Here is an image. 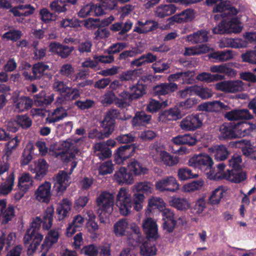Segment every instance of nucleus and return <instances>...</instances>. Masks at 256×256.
Instances as JSON below:
<instances>
[{"instance_id":"f257e3e1","label":"nucleus","mask_w":256,"mask_h":256,"mask_svg":"<svg viewBox=\"0 0 256 256\" xmlns=\"http://www.w3.org/2000/svg\"><path fill=\"white\" fill-rule=\"evenodd\" d=\"M54 214V208L50 206L46 210L43 215L42 220L38 217L34 219L30 228L27 230L24 237V244H30L28 248V254H32L44 238V236L38 232L42 222L43 223L44 229L49 230L52 224Z\"/></svg>"},{"instance_id":"f03ea898","label":"nucleus","mask_w":256,"mask_h":256,"mask_svg":"<svg viewBox=\"0 0 256 256\" xmlns=\"http://www.w3.org/2000/svg\"><path fill=\"white\" fill-rule=\"evenodd\" d=\"M85 144V138H70L62 141L60 145L54 144L50 148V152L53 156L64 161L67 158H74L78 154Z\"/></svg>"},{"instance_id":"7ed1b4c3","label":"nucleus","mask_w":256,"mask_h":256,"mask_svg":"<svg viewBox=\"0 0 256 256\" xmlns=\"http://www.w3.org/2000/svg\"><path fill=\"white\" fill-rule=\"evenodd\" d=\"M129 228H130L132 234L128 236L127 244L134 248L139 244L141 240L138 226L134 222L129 223L126 218L118 220L113 226L114 232L116 236L126 235Z\"/></svg>"},{"instance_id":"20e7f679","label":"nucleus","mask_w":256,"mask_h":256,"mask_svg":"<svg viewBox=\"0 0 256 256\" xmlns=\"http://www.w3.org/2000/svg\"><path fill=\"white\" fill-rule=\"evenodd\" d=\"M213 10L214 12L220 13L214 16L215 20H218L220 16L223 18L228 17L226 18L228 33L238 34L242 32L243 26L238 20L235 18H229L231 14L236 15L238 14L237 10L231 7L229 2H220L214 8Z\"/></svg>"},{"instance_id":"39448f33","label":"nucleus","mask_w":256,"mask_h":256,"mask_svg":"<svg viewBox=\"0 0 256 256\" xmlns=\"http://www.w3.org/2000/svg\"><path fill=\"white\" fill-rule=\"evenodd\" d=\"M150 154L154 163L157 164H162L167 166H174L180 162L179 157L166 151L164 145L160 142H156L150 146Z\"/></svg>"},{"instance_id":"423d86ee","label":"nucleus","mask_w":256,"mask_h":256,"mask_svg":"<svg viewBox=\"0 0 256 256\" xmlns=\"http://www.w3.org/2000/svg\"><path fill=\"white\" fill-rule=\"evenodd\" d=\"M96 202L98 207L100 222H106L114 210V196L112 193L104 191L98 196Z\"/></svg>"},{"instance_id":"0eeeda50","label":"nucleus","mask_w":256,"mask_h":256,"mask_svg":"<svg viewBox=\"0 0 256 256\" xmlns=\"http://www.w3.org/2000/svg\"><path fill=\"white\" fill-rule=\"evenodd\" d=\"M188 164L194 168H198L206 174L207 172L212 169L214 162L208 154L202 153L190 157Z\"/></svg>"},{"instance_id":"6e6552de","label":"nucleus","mask_w":256,"mask_h":256,"mask_svg":"<svg viewBox=\"0 0 256 256\" xmlns=\"http://www.w3.org/2000/svg\"><path fill=\"white\" fill-rule=\"evenodd\" d=\"M116 204L124 216L130 214L132 208V196L128 189L121 188L116 196Z\"/></svg>"},{"instance_id":"1a4fd4ad","label":"nucleus","mask_w":256,"mask_h":256,"mask_svg":"<svg viewBox=\"0 0 256 256\" xmlns=\"http://www.w3.org/2000/svg\"><path fill=\"white\" fill-rule=\"evenodd\" d=\"M156 189L160 192H174L180 189V184L172 176H165L155 183Z\"/></svg>"},{"instance_id":"9d476101","label":"nucleus","mask_w":256,"mask_h":256,"mask_svg":"<svg viewBox=\"0 0 256 256\" xmlns=\"http://www.w3.org/2000/svg\"><path fill=\"white\" fill-rule=\"evenodd\" d=\"M215 88L218 90L225 92L235 93L244 90V84L240 80H224L215 84Z\"/></svg>"},{"instance_id":"9b49d317","label":"nucleus","mask_w":256,"mask_h":256,"mask_svg":"<svg viewBox=\"0 0 256 256\" xmlns=\"http://www.w3.org/2000/svg\"><path fill=\"white\" fill-rule=\"evenodd\" d=\"M52 195V184L48 181L41 184L34 194V199L36 200L46 203L50 202Z\"/></svg>"},{"instance_id":"f8f14e48","label":"nucleus","mask_w":256,"mask_h":256,"mask_svg":"<svg viewBox=\"0 0 256 256\" xmlns=\"http://www.w3.org/2000/svg\"><path fill=\"white\" fill-rule=\"evenodd\" d=\"M202 124V120L198 114H192L187 116L180 122V126L185 131L192 132L200 128Z\"/></svg>"},{"instance_id":"ddd939ff","label":"nucleus","mask_w":256,"mask_h":256,"mask_svg":"<svg viewBox=\"0 0 256 256\" xmlns=\"http://www.w3.org/2000/svg\"><path fill=\"white\" fill-rule=\"evenodd\" d=\"M70 175L64 170H60L54 177V187L58 192H64L71 183Z\"/></svg>"},{"instance_id":"4468645a","label":"nucleus","mask_w":256,"mask_h":256,"mask_svg":"<svg viewBox=\"0 0 256 256\" xmlns=\"http://www.w3.org/2000/svg\"><path fill=\"white\" fill-rule=\"evenodd\" d=\"M136 148L135 144L126 145L120 147L114 154L116 162L119 164H123L126 160L134 155Z\"/></svg>"},{"instance_id":"2eb2a0df","label":"nucleus","mask_w":256,"mask_h":256,"mask_svg":"<svg viewBox=\"0 0 256 256\" xmlns=\"http://www.w3.org/2000/svg\"><path fill=\"white\" fill-rule=\"evenodd\" d=\"M48 164L42 158L34 161L29 166V170L32 173L36 174L35 178L37 180H41L46 174Z\"/></svg>"},{"instance_id":"dca6fc26","label":"nucleus","mask_w":256,"mask_h":256,"mask_svg":"<svg viewBox=\"0 0 256 256\" xmlns=\"http://www.w3.org/2000/svg\"><path fill=\"white\" fill-rule=\"evenodd\" d=\"M234 124L236 138L248 136L256 129V124L252 122H242Z\"/></svg>"},{"instance_id":"f3484780","label":"nucleus","mask_w":256,"mask_h":256,"mask_svg":"<svg viewBox=\"0 0 256 256\" xmlns=\"http://www.w3.org/2000/svg\"><path fill=\"white\" fill-rule=\"evenodd\" d=\"M142 227L148 238L156 240L159 237L158 226L156 221L152 218H148L145 219L142 222Z\"/></svg>"},{"instance_id":"a211bd4d","label":"nucleus","mask_w":256,"mask_h":256,"mask_svg":"<svg viewBox=\"0 0 256 256\" xmlns=\"http://www.w3.org/2000/svg\"><path fill=\"white\" fill-rule=\"evenodd\" d=\"M114 180L119 184H132L134 182V178L130 172H128L124 167L120 168L116 172L114 175Z\"/></svg>"},{"instance_id":"6ab92c4d","label":"nucleus","mask_w":256,"mask_h":256,"mask_svg":"<svg viewBox=\"0 0 256 256\" xmlns=\"http://www.w3.org/2000/svg\"><path fill=\"white\" fill-rule=\"evenodd\" d=\"M224 117L228 120H250L252 116L247 109H236L228 112L224 114Z\"/></svg>"},{"instance_id":"aec40b11","label":"nucleus","mask_w":256,"mask_h":256,"mask_svg":"<svg viewBox=\"0 0 256 256\" xmlns=\"http://www.w3.org/2000/svg\"><path fill=\"white\" fill-rule=\"evenodd\" d=\"M117 114L116 110H110L106 113L104 118L102 122V126L107 136L112 133L114 130V118Z\"/></svg>"},{"instance_id":"412c9836","label":"nucleus","mask_w":256,"mask_h":256,"mask_svg":"<svg viewBox=\"0 0 256 256\" xmlns=\"http://www.w3.org/2000/svg\"><path fill=\"white\" fill-rule=\"evenodd\" d=\"M72 205V202L68 198H63L58 203L56 212L59 220H63L68 216Z\"/></svg>"},{"instance_id":"4be33fe9","label":"nucleus","mask_w":256,"mask_h":256,"mask_svg":"<svg viewBox=\"0 0 256 256\" xmlns=\"http://www.w3.org/2000/svg\"><path fill=\"white\" fill-rule=\"evenodd\" d=\"M15 176L14 172L10 173L0 184V194L7 196L14 189Z\"/></svg>"},{"instance_id":"5701e85b","label":"nucleus","mask_w":256,"mask_h":256,"mask_svg":"<svg viewBox=\"0 0 256 256\" xmlns=\"http://www.w3.org/2000/svg\"><path fill=\"white\" fill-rule=\"evenodd\" d=\"M234 123H225L221 125L219 128L218 136L220 139L235 138Z\"/></svg>"},{"instance_id":"b1692460","label":"nucleus","mask_w":256,"mask_h":256,"mask_svg":"<svg viewBox=\"0 0 256 256\" xmlns=\"http://www.w3.org/2000/svg\"><path fill=\"white\" fill-rule=\"evenodd\" d=\"M158 26V22L154 20H146L144 22L138 21L134 31L139 34H144L156 30Z\"/></svg>"},{"instance_id":"393cba45","label":"nucleus","mask_w":256,"mask_h":256,"mask_svg":"<svg viewBox=\"0 0 256 256\" xmlns=\"http://www.w3.org/2000/svg\"><path fill=\"white\" fill-rule=\"evenodd\" d=\"M14 110L17 112H24L31 107L32 100L28 97H17L13 99Z\"/></svg>"},{"instance_id":"a878e982","label":"nucleus","mask_w":256,"mask_h":256,"mask_svg":"<svg viewBox=\"0 0 256 256\" xmlns=\"http://www.w3.org/2000/svg\"><path fill=\"white\" fill-rule=\"evenodd\" d=\"M228 190L226 187L220 186L214 188L211 192L208 200L212 205L218 204Z\"/></svg>"},{"instance_id":"bb28decb","label":"nucleus","mask_w":256,"mask_h":256,"mask_svg":"<svg viewBox=\"0 0 256 256\" xmlns=\"http://www.w3.org/2000/svg\"><path fill=\"white\" fill-rule=\"evenodd\" d=\"M34 180L32 176L28 172L22 173L18 178L17 186L19 190L28 192L33 186Z\"/></svg>"},{"instance_id":"cd10ccee","label":"nucleus","mask_w":256,"mask_h":256,"mask_svg":"<svg viewBox=\"0 0 256 256\" xmlns=\"http://www.w3.org/2000/svg\"><path fill=\"white\" fill-rule=\"evenodd\" d=\"M67 116L66 110L62 107H58L49 112L46 121L48 124L55 123L62 120Z\"/></svg>"},{"instance_id":"c85d7f7f","label":"nucleus","mask_w":256,"mask_h":256,"mask_svg":"<svg viewBox=\"0 0 256 256\" xmlns=\"http://www.w3.org/2000/svg\"><path fill=\"white\" fill-rule=\"evenodd\" d=\"M35 8L30 4H21L10 9V11L16 16H28L34 14Z\"/></svg>"},{"instance_id":"c756f323","label":"nucleus","mask_w":256,"mask_h":256,"mask_svg":"<svg viewBox=\"0 0 256 256\" xmlns=\"http://www.w3.org/2000/svg\"><path fill=\"white\" fill-rule=\"evenodd\" d=\"M224 168L225 166L223 164H218L216 170L214 171L211 169L206 172L208 178L210 180L226 179L227 180L228 170L224 172Z\"/></svg>"},{"instance_id":"7c9ffc66","label":"nucleus","mask_w":256,"mask_h":256,"mask_svg":"<svg viewBox=\"0 0 256 256\" xmlns=\"http://www.w3.org/2000/svg\"><path fill=\"white\" fill-rule=\"evenodd\" d=\"M208 152L217 160H226L229 154L226 148L224 145L212 146L208 148Z\"/></svg>"},{"instance_id":"2f4dec72","label":"nucleus","mask_w":256,"mask_h":256,"mask_svg":"<svg viewBox=\"0 0 256 256\" xmlns=\"http://www.w3.org/2000/svg\"><path fill=\"white\" fill-rule=\"evenodd\" d=\"M66 94H62L58 98L56 102L60 104H64L67 101H71L79 98L80 94L76 88H68Z\"/></svg>"},{"instance_id":"473e14b6","label":"nucleus","mask_w":256,"mask_h":256,"mask_svg":"<svg viewBox=\"0 0 256 256\" xmlns=\"http://www.w3.org/2000/svg\"><path fill=\"white\" fill-rule=\"evenodd\" d=\"M178 88V85L175 83H162L156 86L154 91L158 95H165L176 91Z\"/></svg>"},{"instance_id":"72a5a7b5","label":"nucleus","mask_w":256,"mask_h":256,"mask_svg":"<svg viewBox=\"0 0 256 256\" xmlns=\"http://www.w3.org/2000/svg\"><path fill=\"white\" fill-rule=\"evenodd\" d=\"M130 172L135 176L144 174L148 173V169L138 160L132 159L128 164Z\"/></svg>"},{"instance_id":"f704fd0d","label":"nucleus","mask_w":256,"mask_h":256,"mask_svg":"<svg viewBox=\"0 0 256 256\" xmlns=\"http://www.w3.org/2000/svg\"><path fill=\"white\" fill-rule=\"evenodd\" d=\"M204 182L202 179L193 180L184 184L181 190L183 192L190 193L200 190L204 186Z\"/></svg>"},{"instance_id":"c9c22d12","label":"nucleus","mask_w":256,"mask_h":256,"mask_svg":"<svg viewBox=\"0 0 256 256\" xmlns=\"http://www.w3.org/2000/svg\"><path fill=\"white\" fill-rule=\"evenodd\" d=\"M185 39L186 41L192 44L206 42L208 40V32L204 30H199L188 36Z\"/></svg>"},{"instance_id":"e433bc0d","label":"nucleus","mask_w":256,"mask_h":256,"mask_svg":"<svg viewBox=\"0 0 256 256\" xmlns=\"http://www.w3.org/2000/svg\"><path fill=\"white\" fill-rule=\"evenodd\" d=\"M93 148L95 152H98L96 154V156L100 160L108 158L112 154V151L106 146V144L104 142L96 143L94 144Z\"/></svg>"},{"instance_id":"4c0bfd02","label":"nucleus","mask_w":256,"mask_h":256,"mask_svg":"<svg viewBox=\"0 0 256 256\" xmlns=\"http://www.w3.org/2000/svg\"><path fill=\"white\" fill-rule=\"evenodd\" d=\"M170 206L179 210H186L190 208V204L186 198L172 197L169 201Z\"/></svg>"},{"instance_id":"58836bf2","label":"nucleus","mask_w":256,"mask_h":256,"mask_svg":"<svg viewBox=\"0 0 256 256\" xmlns=\"http://www.w3.org/2000/svg\"><path fill=\"white\" fill-rule=\"evenodd\" d=\"M176 7L172 4L158 6L156 10L155 14L159 18H164L174 14Z\"/></svg>"},{"instance_id":"ea45409f","label":"nucleus","mask_w":256,"mask_h":256,"mask_svg":"<svg viewBox=\"0 0 256 256\" xmlns=\"http://www.w3.org/2000/svg\"><path fill=\"white\" fill-rule=\"evenodd\" d=\"M180 118V112L178 108L170 109L164 111L160 114L159 118L160 120L166 122L167 120H176Z\"/></svg>"},{"instance_id":"a19ab883","label":"nucleus","mask_w":256,"mask_h":256,"mask_svg":"<svg viewBox=\"0 0 256 256\" xmlns=\"http://www.w3.org/2000/svg\"><path fill=\"white\" fill-rule=\"evenodd\" d=\"M228 176L227 180L235 183L240 182L246 178V172L237 169L228 170Z\"/></svg>"},{"instance_id":"79ce46f5","label":"nucleus","mask_w":256,"mask_h":256,"mask_svg":"<svg viewBox=\"0 0 256 256\" xmlns=\"http://www.w3.org/2000/svg\"><path fill=\"white\" fill-rule=\"evenodd\" d=\"M194 94L198 96L202 100H206L211 98L213 93L211 89L202 86H194Z\"/></svg>"},{"instance_id":"37998d69","label":"nucleus","mask_w":256,"mask_h":256,"mask_svg":"<svg viewBox=\"0 0 256 256\" xmlns=\"http://www.w3.org/2000/svg\"><path fill=\"white\" fill-rule=\"evenodd\" d=\"M177 176L180 180L185 181L198 177V174H194L192 170L187 167L182 168L178 170Z\"/></svg>"},{"instance_id":"c03bdc74","label":"nucleus","mask_w":256,"mask_h":256,"mask_svg":"<svg viewBox=\"0 0 256 256\" xmlns=\"http://www.w3.org/2000/svg\"><path fill=\"white\" fill-rule=\"evenodd\" d=\"M50 70L49 66L42 62H38L33 66L32 73L34 78H39Z\"/></svg>"},{"instance_id":"a18cd8bd","label":"nucleus","mask_w":256,"mask_h":256,"mask_svg":"<svg viewBox=\"0 0 256 256\" xmlns=\"http://www.w3.org/2000/svg\"><path fill=\"white\" fill-rule=\"evenodd\" d=\"M156 252V247L149 241L144 242L140 247V254L143 256H152Z\"/></svg>"},{"instance_id":"49530a36","label":"nucleus","mask_w":256,"mask_h":256,"mask_svg":"<svg viewBox=\"0 0 256 256\" xmlns=\"http://www.w3.org/2000/svg\"><path fill=\"white\" fill-rule=\"evenodd\" d=\"M176 16H178V23L190 22L195 17L194 10L190 8L186 9Z\"/></svg>"},{"instance_id":"de8ad7c7","label":"nucleus","mask_w":256,"mask_h":256,"mask_svg":"<svg viewBox=\"0 0 256 256\" xmlns=\"http://www.w3.org/2000/svg\"><path fill=\"white\" fill-rule=\"evenodd\" d=\"M132 190L142 192L149 194L153 191V185L152 183L146 182H140L135 184L132 187Z\"/></svg>"},{"instance_id":"09e8293b","label":"nucleus","mask_w":256,"mask_h":256,"mask_svg":"<svg viewBox=\"0 0 256 256\" xmlns=\"http://www.w3.org/2000/svg\"><path fill=\"white\" fill-rule=\"evenodd\" d=\"M151 118L150 115L146 114L144 112H136L134 118L132 122L133 125H142L148 124Z\"/></svg>"},{"instance_id":"8fccbe9b","label":"nucleus","mask_w":256,"mask_h":256,"mask_svg":"<svg viewBox=\"0 0 256 256\" xmlns=\"http://www.w3.org/2000/svg\"><path fill=\"white\" fill-rule=\"evenodd\" d=\"M54 100V96L52 94L46 96L44 92H42L39 94H36L34 97V102L36 105L42 106L50 104Z\"/></svg>"},{"instance_id":"3c124183","label":"nucleus","mask_w":256,"mask_h":256,"mask_svg":"<svg viewBox=\"0 0 256 256\" xmlns=\"http://www.w3.org/2000/svg\"><path fill=\"white\" fill-rule=\"evenodd\" d=\"M58 238L59 234L58 232L55 230H52L46 236L42 246L44 244L52 246L58 242Z\"/></svg>"},{"instance_id":"603ef678","label":"nucleus","mask_w":256,"mask_h":256,"mask_svg":"<svg viewBox=\"0 0 256 256\" xmlns=\"http://www.w3.org/2000/svg\"><path fill=\"white\" fill-rule=\"evenodd\" d=\"M148 206L150 208H158L160 210L166 207V204L162 198L154 196L149 199Z\"/></svg>"},{"instance_id":"864d4df0","label":"nucleus","mask_w":256,"mask_h":256,"mask_svg":"<svg viewBox=\"0 0 256 256\" xmlns=\"http://www.w3.org/2000/svg\"><path fill=\"white\" fill-rule=\"evenodd\" d=\"M168 105L167 100H166L162 103H160L154 100H151L147 106V110L150 112H155L160 108L162 107L164 108Z\"/></svg>"},{"instance_id":"5fc2aeb1","label":"nucleus","mask_w":256,"mask_h":256,"mask_svg":"<svg viewBox=\"0 0 256 256\" xmlns=\"http://www.w3.org/2000/svg\"><path fill=\"white\" fill-rule=\"evenodd\" d=\"M238 143L241 146L242 154L248 156L250 155L255 147L251 144L250 142L248 140H240Z\"/></svg>"},{"instance_id":"6e6d98bb","label":"nucleus","mask_w":256,"mask_h":256,"mask_svg":"<svg viewBox=\"0 0 256 256\" xmlns=\"http://www.w3.org/2000/svg\"><path fill=\"white\" fill-rule=\"evenodd\" d=\"M119 96L122 98V100L118 99L116 102V104L119 107H126L130 104V102L132 100L130 94L124 91L119 94Z\"/></svg>"},{"instance_id":"4d7b16f0","label":"nucleus","mask_w":256,"mask_h":256,"mask_svg":"<svg viewBox=\"0 0 256 256\" xmlns=\"http://www.w3.org/2000/svg\"><path fill=\"white\" fill-rule=\"evenodd\" d=\"M20 139L18 136H16L14 138L10 140L6 144V148L4 150L7 156L11 154L12 150H15L18 146L20 142Z\"/></svg>"},{"instance_id":"13d9d810","label":"nucleus","mask_w":256,"mask_h":256,"mask_svg":"<svg viewBox=\"0 0 256 256\" xmlns=\"http://www.w3.org/2000/svg\"><path fill=\"white\" fill-rule=\"evenodd\" d=\"M14 216V208L9 206L0 216V222L6 224Z\"/></svg>"},{"instance_id":"bf43d9fd","label":"nucleus","mask_w":256,"mask_h":256,"mask_svg":"<svg viewBox=\"0 0 256 256\" xmlns=\"http://www.w3.org/2000/svg\"><path fill=\"white\" fill-rule=\"evenodd\" d=\"M114 170V166L112 161H107L102 163L98 168L99 174L105 175L110 174Z\"/></svg>"},{"instance_id":"052dcab7","label":"nucleus","mask_w":256,"mask_h":256,"mask_svg":"<svg viewBox=\"0 0 256 256\" xmlns=\"http://www.w3.org/2000/svg\"><path fill=\"white\" fill-rule=\"evenodd\" d=\"M86 228L88 232L92 236V238H97V232L99 229V226L95 220L87 221Z\"/></svg>"},{"instance_id":"680f3d73","label":"nucleus","mask_w":256,"mask_h":256,"mask_svg":"<svg viewBox=\"0 0 256 256\" xmlns=\"http://www.w3.org/2000/svg\"><path fill=\"white\" fill-rule=\"evenodd\" d=\"M22 35V33L20 30H12L4 33L2 38L8 40L16 41L20 38Z\"/></svg>"},{"instance_id":"e2e57ef3","label":"nucleus","mask_w":256,"mask_h":256,"mask_svg":"<svg viewBox=\"0 0 256 256\" xmlns=\"http://www.w3.org/2000/svg\"><path fill=\"white\" fill-rule=\"evenodd\" d=\"M230 48H246L248 46V42L246 39L230 38Z\"/></svg>"},{"instance_id":"0e129e2a","label":"nucleus","mask_w":256,"mask_h":256,"mask_svg":"<svg viewBox=\"0 0 256 256\" xmlns=\"http://www.w3.org/2000/svg\"><path fill=\"white\" fill-rule=\"evenodd\" d=\"M93 9L94 4L92 3L84 5L82 7L78 12V16L80 18H85L88 16H92Z\"/></svg>"},{"instance_id":"69168bd1","label":"nucleus","mask_w":256,"mask_h":256,"mask_svg":"<svg viewBox=\"0 0 256 256\" xmlns=\"http://www.w3.org/2000/svg\"><path fill=\"white\" fill-rule=\"evenodd\" d=\"M132 100L138 98L144 93V88L142 85L137 84L130 88Z\"/></svg>"},{"instance_id":"338daca9","label":"nucleus","mask_w":256,"mask_h":256,"mask_svg":"<svg viewBox=\"0 0 256 256\" xmlns=\"http://www.w3.org/2000/svg\"><path fill=\"white\" fill-rule=\"evenodd\" d=\"M242 58L244 62L256 64V50L248 51L242 54Z\"/></svg>"},{"instance_id":"774afa93","label":"nucleus","mask_w":256,"mask_h":256,"mask_svg":"<svg viewBox=\"0 0 256 256\" xmlns=\"http://www.w3.org/2000/svg\"><path fill=\"white\" fill-rule=\"evenodd\" d=\"M98 248L93 244L86 246L81 250V252L86 256H98Z\"/></svg>"}]
</instances>
